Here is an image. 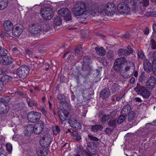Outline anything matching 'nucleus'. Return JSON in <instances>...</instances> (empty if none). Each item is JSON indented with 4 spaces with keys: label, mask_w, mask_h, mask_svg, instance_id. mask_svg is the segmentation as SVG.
I'll return each instance as SVG.
<instances>
[{
    "label": "nucleus",
    "mask_w": 156,
    "mask_h": 156,
    "mask_svg": "<svg viewBox=\"0 0 156 156\" xmlns=\"http://www.w3.org/2000/svg\"><path fill=\"white\" fill-rule=\"evenodd\" d=\"M116 122H117L116 119H110L108 122V124L109 126H112L114 127H116Z\"/></svg>",
    "instance_id": "obj_36"
},
{
    "label": "nucleus",
    "mask_w": 156,
    "mask_h": 156,
    "mask_svg": "<svg viewBox=\"0 0 156 156\" xmlns=\"http://www.w3.org/2000/svg\"><path fill=\"white\" fill-rule=\"evenodd\" d=\"M118 11L121 12L125 13L130 11V8L128 5L125 2L119 3L117 6Z\"/></svg>",
    "instance_id": "obj_11"
},
{
    "label": "nucleus",
    "mask_w": 156,
    "mask_h": 156,
    "mask_svg": "<svg viewBox=\"0 0 156 156\" xmlns=\"http://www.w3.org/2000/svg\"><path fill=\"white\" fill-rule=\"evenodd\" d=\"M153 60L152 65L156 64V51H154L153 54Z\"/></svg>",
    "instance_id": "obj_54"
},
{
    "label": "nucleus",
    "mask_w": 156,
    "mask_h": 156,
    "mask_svg": "<svg viewBox=\"0 0 156 156\" xmlns=\"http://www.w3.org/2000/svg\"><path fill=\"white\" fill-rule=\"evenodd\" d=\"M131 107L129 105H125L121 111L122 114L127 115L130 112Z\"/></svg>",
    "instance_id": "obj_23"
},
{
    "label": "nucleus",
    "mask_w": 156,
    "mask_h": 156,
    "mask_svg": "<svg viewBox=\"0 0 156 156\" xmlns=\"http://www.w3.org/2000/svg\"><path fill=\"white\" fill-rule=\"evenodd\" d=\"M7 73L6 69L5 68H2L0 69V75L5 74Z\"/></svg>",
    "instance_id": "obj_58"
},
{
    "label": "nucleus",
    "mask_w": 156,
    "mask_h": 156,
    "mask_svg": "<svg viewBox=\"0 0 156 156\" xmlns=\"http://www.w3.org/2000/svg\"><path fill=\"white\" fill-rule=\"evenodd\" d=\"M126 119V116L123 114L119 115L118 118L117 122L118 124L122 123Z\"/></svg>",
    "instance_id": "obj_34"
},
{
    "label": "nucleus",
    "mask_w": 156,
    "mask_h": 156,
    "mask_svg": "<svg viewBox=\"0 0 156 156\" xmlns=\"http://www.w3.org/2000/svg\"><path fill=\"white\" fill-rule=\"evenodd\" d=\"M153 66H154V64L151 65V62L147 59L144 60L143 66L145 71L146 72H150L152 71Z\"/></svg>",
    "instance_id": "obj_15"
},
{
    "label": "nucleus",
    "mask_w": 156,
    "mask_h": 156,
    "mask_svg": "<svg viewBox=\"0 0 156 156\" xmlns=\"http://www.w3.org/2000/svg\"><path fill=\"white\" fill-rule=\"evenodd\" d=\"M29 30L31 34H39L41 31V27L39 25L33 24L30 26Z\"/></svg>",
    "instance_id": "obj_14"
},
{
    "label": "nucleus",
    "mask_w": 156,
    "mask_h": 156,
    "mask_svg": "<svg viewBox=\"0 0 156 156\" xmlns=\"http://www.w3.org/2000/svg\"><path fill=\"white\" fill-rule=\"evenodd\" d=\"M134 100L136 102L140 103L142 102V101L139 98H136Z\"/></svg>",
    "instance_id": "obj_64"
},
{
    "label": "nucleus",
    "mask_w": 156,
    "mask_h": 156,
    "mask_svg": "<svg viewBox=\"0 0 156 156\" xmlns=\"http://www.w3.org/2000/svg\"><path fill=\"white\" fill-rule=\"evenodd\" d=\"M52 29V27L48 24H46L43 27V30L44 31L47 32Z\"/></svg>",
    "instance_id": "obj_43"
},
{
    "label": "nucleus",
    "mask_w": 156,
    "mask_h": 156,
    "mask_svg": "<svg viewBox=\"0 0 156 156\" xmlns=\"http://www.w3.org/2000/svg\"><path fill=\"white\" fill-rule=\"evenodd\" d=\"M57 98L60 101H65L64 96L61 94H59L58 95Z\"/></svg>",
    "instance_id": "obj_55"
},
{
    "label": "nucleus",
    "mask_w": 156,
    "mask_h": 156,
    "mask_svg": "<svg viewBox=\"0 0 156 156\" xmlns=\"http://www.w3.org/2000/svg\"><path fill=\"white\" fill-rule=\"evenodd\" d=\"M90 59L88 57H85L83 59V61L82 66H90L89 63L90 62Z\"/></svg>",
    "instance_id": "obj_38"
},
{
    "label": "nucleus",
    "mask_w": 156,
    "mask_h": 156,
    "mask_svg": "<svg viewBox=\"0 0 156 156\" xmlns=\"http://www.w3.org/2000/svg\"><path fill=\"white\" fill-rule=\"evenodd\" d=\"M86 8L85 4L84 2H76L73 9V15L76 16L82 15Z\"/></svg>",
    "instance_id": "obj_2"
},
{
    "label": "nucleus",
    "mask_w": 156,
    "mask_h": 156,
    "mask_svg": "<svg viewBox=\"0 0 156 156\" xmlns=\"http://www.w3.org/2000/svg\"><path fill=\"white\" fill-rule=\"evenodd\" d=\"M143 2H142V3L143 6L145 7H147L149 5V0H143Z\"/></svg>",
    "instance_id": "obj_56"
},
{
    "label": "nucleus",
    "mask_w": 156,
    "mask_h": 156,
    "mask_svg": "<svg viewBox=\"0 0 156 156\" xmlns=\"http://www.w3.org/2000/svg\"><path fill=\"white\" fill-rule=\"evenodd\" d=\"M117 112V111L115 109L110 112V115L112 117L116 115Z\"/></svg>",
    "instance_id": "obj_59"
},
{
    "label": "nucleus",
    "mask_w": 156,
    "mask_h": 156,
    "mask_svg": "<svg viewBox=\"0 0 156 156\" xmlns=\"http://www.w3.org/2000/svg\"><path fill=\"white\" fill-rule=\"evenodd\" d=\"M154 66L153 67L152 71L154 75L156 76V64H154Z\"/></svg>",
    "instance_id": "obj_63"
},
{
    "label": "nucleus",
    "mask_w": 156,
    "mask_h": 156,
    "mask_svg": "<svg viewBox=\"0 0 156 156\" xmlns=\"http://www.w3.org/2000/svg\"><path fill=\"white\" fill-rule=\"evenodd\" d=\"M149 15L151 17H156V12L152 11L150 12Z\"/></svg>",
    "instance_id": "obj_62"
},
{
    "label": "nucleus",
    "mask_w": 156,
    "mask_h": 156,
    "mask_svg": "<svg viewBox=\"0 0 156 156\" xmlns=\"http://www.w3.org/2000/svg\"><path fill=\"white\" fill-rule=\"evenodd\" d=\"M111 95V91L107 87H105L100 92V97L103 100H107Z\"/></svg>",
    "instance_id": "obj_12"
},
{
    "label": "nucleus",
    "mask_w": 156,
    "mask_h": 156,
    "mask_svg": "<svg viewBox=\"0 0 156 156\" xmlns=\"http://www.w3.org/2000/svg\"><path fill=\"white\" fill-rule=\"evenodd\" d=\"M8 51L5 48L0 47V61H2V56H5L6 55H7Z\"/></svg>",
    "instance_id": "obj_32"
},
{
    "label": "nucleus",
    "mask_w": 156,
    "mask_h": 156,
    "mask_svg": "<svg viewBox=\"0 0 156 156\" xmlns=\"http://www.w3.org/2000/svg\"><path fill=\"white\" fill-rule=\"evenodd\" d=\"M142 2V0H133V3L135 4H138L139 5L140 3H141Z\"/></svg>",
    "instance_id": "obj_61"
},
{
    "label": "nucleus",
    "mask_w": 156,
    "mask_h": 156,
    "mask_svg": "<svg viewBox=\"0 0 156 156\" xmlns=\"http://www.w3.org/2000/svg\"><path fill=\"white\" fill-rule=\"evenodd\" d=\"M27 103L28 106L30 107H33L36 105V102L30 99L28 100V98L27 99Z\"/></svg>",
    "instance_id": "obj_37"
},
{
    "label": "nucleus",
    "mask_w": 156,
    "mask_h": 156,
    "mask_svg": "<svg viewBox=\"0 0 156 156\" xmlns=\"http://www.w3.org/2000/svg\"><path fill=\"white\" fill-rule=\"evenodd\" d=\"M75 52L76 53H78L82 50V47L80 45L76 47L75 49Z\"/></svg>",
    "instance_id": "obj_48"
},
{
    "label": "nucleus",
    "mask_w": 156,
    "mask_h": 156,
    "mask_svg": "<svg viewBox=\"0 0 156 156\" xmlns=\"http://www.w3.org/2000/svg\"><path fill=\"white\" fill-rule=\"evenodd\" d=\"M87 150L89 152V153L91 154H95L97 152V151H95L94 152L93 151H92V150H93V148H92V146L89 144L87 145Z\"/></svg>",
    "instance_id": "obj_44"
},
{
    "label": "nucleus",
    "mask_w": 156,
    "mask_h": 156,
    "mask_svg": "<svg viewBox=\"0 0 156 156\" xmlns=\"http://www.w3.org/2000/svg\"><path fill=\"white\" fill-rule=\"evenodd\" d=\"M69 123L70 126L73 128L79 129H81L82 126L81 124L76 120L74 119H70Z\"/></svg>",
    "instance_id": "obj_16"
},
{
    "label": "nucleus",
    "mask_w": 156,
    "mask_h": 156,
    "mask_svg": "<svg viewBox=\"0 0 156 156\" xmlns=\"http://www.w3.org/2000/svg\"><path fill=\"white\" fill-rule=\"evenodd\" d=\"M2 109L3 110H2V111H3V112H2V114H5L8 112L9 109V105H6L5 106V107H2Z\"/></svg>",
    "instance_id": "obj_49"
},
{
    "label": "nucleus",
    "mask_w": 156,
    "mask_h": 156,
    "mask_svg": "<svg viewBox=\"0 0 156 156\" xmlns=\"http://www.w3.org/2000/svg\"><path fill=\"white\" fill-rule=\"evenodd\" d=\"M138 56L140 59L142 60L145 59V56L144 53L142 50H140L138 52Z\"/></svg>",
    "instance_id": "obj_40"
},
{
    "label": "nucleus",
    "mask_w": 156,
    "mask_h": 156,
    "mask_svg": "<svg viewBox=\"0 0 156 156\" xmlns=\"http://www.w3.org/2000/svg\"><path fill=\"white\" fill-rule=\"evenodd\" d=\"M62 113L63 115L65 116V117H64L63 116V115L61 114L60 113H58L59 118L60 119L61 121L62 122L64 121H69L70 119H71L70 117L69 116V113L68 112L65 110Z\"/></svg>",
    "instance_id": "obj_18"
},
{
    "label": "nucleus",
    "mask_w": 156,
    "mask_h": 156,
    "mask_svg": "<svg viewBox=\"0 0 156 156\" xmlns=\"http://www.w3.org/2000/svg\"><path fill=\"white\" fill-rule=\"evenodd\" d=\"M6 147L8 152H11L12 151V146L11 144L10 143L7 144H6Z\"/></svg>",
    "instance_id": "obj_52"
},
{
    "label": "nucleus",
    "mask_w": 156,
    "mask_h": 156,
    "mask_svg": "<svg viewBox=\"0 0 156 156\" xmlns=\"http://www.w3.org/2000/svg\"><path fill=\"white\" fill-rule=\"evenodd\" d=\"M3 27L4 30L6 31H10L13 28V25L11 21L6 20L3 23Z\"/></svg>",
    "instance_id": "obj_17"
},
{
    "label": "nucleus",
    "mask_w": 156,
    "mask_h": 156,
    "mask_svg": "<svg viewBox=\"0 0 156 156\" xmlns=\"http://www.w3.org/2000/svg\"><path fill=\"white\" fill-rule=\"evenodd\" d=\"M1 80L2 82H8L12 80V77L8 75H5L3 76L1 78Z\"/></svg>",
    "instance_id": "obj_33"
},
{
    "label": "nucleus",
    "mask_w": 156,
    "mask_h": 156,
    "mask_svg": "<svg viewBox=\"0 0 156 156\" xmlns=\"http://www.w3.org/2000/svg\"><path fill=\"white\" fill-rule=\"evenodd\" d=\"M109 119V115L108 114H105L102 117L101 121L103 122H105L107 120H108Z\"/></svg>",
    "instance_id": "obj_45"
},
{
    "label": "nucleus",
    "mask_w": 156,
    "mask_h": 156,
    "mask_svg": "<svg viewBox=\"0 0 156 156\" xmlns=\"http://www.w3.org/2000/svg\"><path fill=\"white\" fill-rule=\"evenodd\" d=\"M156 80L153 76H150L147 80L146 83V87L149 89L153 88L155 86Z\"/></svg>",
    "instance_id": "obj_13"
},
{
    "label": "nucleus",
    "mask_w": 156,
    "mask_h": 156,
    "mask_svg": "<svg viewBox=\"0 0 156 156\" xmlns=\"http://www.w3.org/2000/svg\"><path fill=\"white\" fill-rule=\"evenodd\" d=\"M112 131V130L111 129L107 128L105 129V132L106 134H108L109 135L111 134Z\"/></svg>",
    "instance_id": "obj_53"
},
{
    "label": "nucleus",
    "mask_w": 156,
    "mask_h": 156,
    "mask_svg": "<svg viewBox=\"0 0 156 156\" xmlns=\"http://www.w3.org/2000/svg\"><path fill=\"white\" fill-rule=\"evenodd\" d=\"M150 45L152 49H156V41L153 39L150 40Z\"/></svg>",
    "instance_id": "obj_41"
},
{
    "label": "nucleus",
    "mask_w": 156,
    "mask_h": 156,
    "mask_svg": "<svg viewBox=\"0 0 156 156\" xmlns=\"http://www.w3.org/2000/svg\"><path fill=\"white\" fill-rule=\"evenodd\" d=\"M88 136L89 139H90V140H93L96 142L99 141V140L98 138L92 135L89 134L88 135Z\"/></svg>",
    "instance_id": "obj_46"
},
{
    "label": "nucleus",
    "mask_w": 156,
    "mask_h": 156,
    "mask_svg": "<svg viewBox=\"0 0 156 156\" xmlns=\"http://www.w3.org/2000/svg\"><path fill=\"white\" fill-rule=\"evenodd\" d=\"M41 114L34 111L29 112L27 115V119L32 123H35L39 121L41 118Z\"/></svg>",
    "instance_id": "obj_5"
},
{
    "label": "nucleus",
    "mask_w": 156,
    "mask_h": 156,
    "mask_svg": "<svg viewBox=\"0 0 156 156\" xmlns=\"http://www.w3.org/2000/svg\"><path fill=\"white\" fill-rule=\"evenodd\" d=\"M44 128V123L43 122H41L39 125L35 127L34 132L35 134H39L41 133Z\"/></svg>",
    "instance_id": "obj_19"
},
{
    "label": "nucleus",
    "mask_w": 156,
    "mask_h": 156,
    "mask_svg": "<svg viewBox=\"0 0 156 156\" xmlns=\"http://www.w3.org/2000/svg\"><path fill=\"white\" fill-rule=\"evenodd\" d=\"M140 9L141 11V12H140V14L143 15L146 12V9L145 8L144 6H143L142 7L140 6Z\"/></svg>",
    "instance_id": "obj_57"
},
{
    "label": "nucleus",
    "mask_w": 156,
    "mask_h": 156,
    "mask_svg": "<svg viewBox=\"0 0 156 156\" xmlns=\"http://www.w3.org/2000/svg\"><path fill=\"white\" fill-rule=\"evenodd\" d=\"M145 87L141 85L139 83H137L136 87L134 88V90L136 92L141 93L145 89Z\"/></svg>",
    "instance_id": "obj_30"
},
{
    "label": "nucleus",
    "mask_w": 156,
    "mask_h": 156,
    "mask_svg": "<svg viewBox=\"0 0 156 156\" xmlns=\"http://www.w3.org/2000/svg\"><path fill=\"white\" fill-rule=\"evenodd\" d=\"M103 128L102 125L99 124H97L92 126L90 129L92 132L96 133L99 131H101Z\"/></svg>",
    "instance_id": "obj_24"
},
{
    "label": "nucleus",
    "mask_w": 156,
    "mask_h": 156,
    "mask_svg": "<svg viewBox=\"0 0 156 156\" xmlns=\"http://www.w3.org/2000/svg\"><path fill=\"white\" fill-rule=\"evenodd\" d=\"M130 67H133L134 65L133 62L130 61L127 62L125 57H120L116 59L114 62L113 68L116 71H121L126 72L129 70Z\"/></svg>",
    "instance_id": "obj_1"
},
{
    "label": "nucleus",
    "mask_w": 156,
    "mask_h": 156,
    "mask_svg": "<svg viewBox=\"0 0 156 156\" xmlns=\"http://www.w3.org/2000/svg\"><path fill=\"white\" fill-rule=\"evenodd\" d=\"M22 31V29L20 27L17 26L12 29V34L14 37H18L21 34Z\"/></svg>",
    "instance_id": "obj_21"
},
{
    "label": "nucleus",
    "mask_w": 156,
    "mask_h": 156,
    "mask_svg": "<svg viewBox=\"0 0 156 156\" xmlns=\"http://www.w3.org/2000/svg\"><path fill=\"white\" fill-rule=\"evenodd\" d=\"M120 87L118 84L114 83L112 85L110 90L112 94H116L119 92Z\"/></svg>",
    "instance_id": "obj_22"
},
{
    "label": "nucleus",
    "mask_w": 156,
    "mask_h": 156,
    "mask_svg": "<svg viewBox=\"0 0 156 156\" xmlns=\"http://www.w3.org/2000/svg\"><path fill=\"white\" fill-rule=\"evenodd\" d=\"M76 151L77 153L80 154L81 153H85L86 152V151L83 149V147L81 146L78 147L76 148Z\"/></svg>",
    "instance_id": "obj_42"
},
{
    "label": "nucleus",
    "mask_w": 156,
    "mask_h": 156,
    "mask_svg": "<svg viewBox=\"0 0 156 156\" xmlns=\"http://www.w3.org/2000/svg\"><path fill=\"white\" fill-rule=\"evenodd\" d=\"M144 73H142L141 75L139 76V81L140 82H142L143 80H144L146 78L145 75H144Z\"/></svg>",
    "instance_id": "obj_50"
},
{
    "label": "nucleus",
    "mask_w": 156,
    "mask_h": 156,
    "mask_svg": "<svg viewBox=\"0 0 156 156\" xmlns=\"http://www.w3.org/2000/svg\"><path fill=\"white\" fill-rule=\"evenodd\" d=\"M95 50L97 54L101 56L104 55L105 54L106 51L103 48L96 47Z\"/></svg>",
    "instance_id": "obj_29"
},
{
    "label": "nucleus",
    "mask_w": 156,
    "mask_h": 156,
    "mask_svg": "<svg viewBox=\"0 0 156 156\" xmlns=\"http://www.w3.org/2000/svg\"><path fill=\"white\" fill-rule=\"evenodd\" d=\"M41 13L42 17L45 20H50L53 16L54 12L51 7L46 6L42 8L41 11Z\"/></svg>",
    "instance_id": "obj_3"
},
{
    "label": "nucleus",
    "mask_w": 156,
    "mask_h": 156,
    "mask_svg": "<svg viewBox=\"0 0 156 156\" xmlns=\"http://www.w3.org/2000/svg\"><path fill=\"white\" fill-rule=\"evenodd\" d=\"M29 71L30 69L28 66L23 65L17 69L16 73L21 78L24 79L27 77Z\"/></svg>",
    "instance_id": "obj_4"
},
{
    "label": "nucleus",
    "mask_w": 156,
    "mask_h": 156,
    "mask_svg": "<svg viewBox=\"0 0 156 156\" xmlns=\"http://www.w3.org/2000/svg\"><path fill=\"white\" fill-rule=\"evenodd\" d=\"M90 12L88 10L85 11L84 10L83 11L82 15L84 18H87V17H88L90 16Z\"/></svg>",
    "instance_id": "obj_47"
},
{
    "label": "nucleus",
    "mask_w": 156,
    "mask_h": 156,
    "mask_svg": "<svg viewBox=\"0 0 156 156\" xmlns=\"http://www.w3.org/2000/svg\"><path fill=\"white\" fill-rule=\"evenodd\" d=\"M54 22L56 26L62 24V20L60 17L58 16L54 19Z\"/></svg>",
    "instance_id": "obj_35"
},
{
    "label": "nucleus",
    "mask_w": 156,
    "mask_h": 156,
    "mask_svg": "<svg viewBox=\"0 0 156 156\" xmlns=\"http://www.w3.org/2000/svg\"><path fill=\"white\" fill-rule=\"evenodd\" d=\"M34 127L33 124H29L27 126L25 132V134L26 136H30L34 131Z\"/></svg>",
    "instance_id": "obj_20"
},
{
    "label": "nucleus",
    "mask_w": 156,
    "mask_h": 156,
    "mask_svg": "<svg viewBox=\"0 0 156 156\" xmlns=\"http://www.w3.org/2000/svg\"><path fill=\"white\" fill-rule=\"evenodd\" d=\"M105 12L108 16H112L116 11L115 5L112 2H108L105 7Z\"/></svg>",
    "instance_id": "obj_8"
},
{
    "label": "nucleus",
    "mask_w": 156,
    "mask_h": 156,
    "mask_svg": "<svg viewBox=\"0 0 156 156\" xmlns=\"http://www.w3.org/2000/svg\"><path fill=\"white\" fill-rule=\"evenodd\" d=\"M51 141V135L49 134L44 135L40 140V144L42 147H48L50 145Z\"/></svg>",
    "instance_id": "obj_9"
},
{
    "label": "nucleus",
    "mask_w": 156,
    "mask_h": 156,
    "mask_svg": "<svg viewBox=\"0 0 156 156\" xmlns=\"http://www.w3.org/2000/svg\"><path fill=\"white\" fill-rule=\"evenodd\" d=\"M128 121L129 122H133L136 117V113L133 111H131L128 115Z\"/></svg>",
    "instance_id": "obj_25"
},
{
    "label": "nucleus",
    "mask_w": 156,
    "mask_h": 156,
    "mask_svg": "<svg viewBox=\"0 0 156 156\" xmlns=\"http://www.w3.org/2000/svg\"><path fill=\"white\" fill-rule=\"evenodd\" d=\"M140 94L145 98H148L150 96L151 93L150 91L147 90L146 88L140 93Z\"/></svg>",
    "instance_id": "obj_26"
},
{
    "label": "nucleus",
    "mask_w": 156,
    "mask_h": 156,
    "mask_svg": "<svg viewBox=\"0 0 156 156\" xmlns=\"http://www.w3.org/2000/svg\"><path fill=\"white\" fill-rule=\"evenodd\" d=\"M98 60L100 63H101L103 66H106L107 65V60L104 57L99 58Z\"/></svg>",
    "instance_id": "obj_39"
},
{
    "label": "nucleus",
    "mask_w": 156,
    "mask_h": 156,
    "mask_svg": "<svg viewBox=\"0 0 156 156\" xmlns=\"http://www.w3.org/2000/svg\"><path fill=\"white\" fill-rule=\"evenodd\" d=\"M54 133L57 134L60 131V129L58 126H56L55 128L53 129Z\"/></svg>",
    "instance_id": "obj_51"
},
{
    "label": "nucleus",
    "mask_w": 156,
    "mask_h": 156,
    "mask_svg": "<svg viewBox=\"0 0 156 156\" xmlns=\"http://www.w3.org/2000/svg\"><path fill=\"white\" fill-rule=\"evenodd\" d=\"M9 99L8 97H3L0 99V101L2 104V107H5L6 105H8Z\"/></svg>",
    "instance_id": "obj_28"
},
{
    "label": "nucleus",
    "mask_w": 156,
    "mask_h": 156,
    "mask_svg": "<svg viewBox=\"0 0 156 156\" xmlns=\"http://www.w3.org/2000/svg\"><path fill=\"white\" fill-rule=\"evenodd\" d=\"M91 68L90 66H84L82 67L81 73L77 71L78 75H81L85 79L87 80L89 78V76L91 73Z\"/></svg>",
    "instance_id": "obj_7"
},
{
    "label": "nucleus",
    "mask_w": 156,
    "mask_h": 156,
    "mask_svg": "<svg viewBox=\"0 0 156 156\" xmlns=\"http://www.w3.org/2000/svg\"><path fill=\"white\" fill-rule=\"evenodd\" d=\"M8 5V0H0V10L5 8Z\"/></svg>",
    "instance_id": "obj_27"
},
{
    "label": "nucleus",
    "mask_w": 156,
    "mask_h": 156,
    "mask_svg": "<svg viewBox=\"0 0 156 156\" xmlns=\"http://www.w3.org/2000/svg\"><path fill=\"white\" fill-rule=\"evenodd\" d=\"M2 61H0V63L1 64L7 65L10 62H9V57L7 55H6L5 56H2Z\"/></svg>",
    "instance_id": "obj_31"
},
{
    "label": "nucleus",
    "mask_w": 156,
    "mask_h": 156,
    "mask_svg": "<svg viewBox=\"0 0 156 156\" xmlns=\"http://www.w3.org/2000/svg\"><path fill=\"white\" fill-rule=\"evenodd\" d=\"M138 4H135V3H133L132 5L133 9V10H136L138 8Z\"/></svg>",
    "instance_id": "obj_60"
},
{
    "label": "nucleus",
    "mask_w": 156,
    "mask_h": 156,
    "mask_svg": "<svg viewBox=\"0 0 156 156\" xmlns=\"http://www.w3.org/2000/svg\"><path fill=\"white\" fill-rule=\"evenodd\" d=\"M133 50L130 46H128L126 49L121 48L119 50L118 53L119 56H127L132 53Z\"/></svg>",
    "instance_id": "obj_10"
},
{
    "label": "nucleus",
    "mask_w": 156,
    "mask_h": 156,
    "mask_svg": "<svg viewBox=\"0 0 156 156\" xmlns=\"http://www.w3.org/2000/svg\"><path fill=\"white\" fill-rule=\"evenodd\" d=\"M59 15L63 17L66 21L71 20L72 16L70 11L67 8H63L58 10Z\"/></svg>",
    "instance_id": "obj_6"
}]
</instances>
